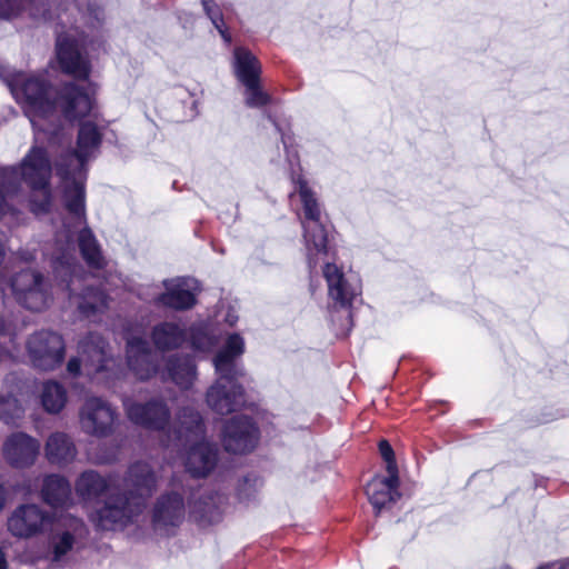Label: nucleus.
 Returning <instances> with one entry per match:
<instances>
[{
	"label": "nucleus",
	"mask_w": 569,
	"mask_h": 569,
	"mask_svg": "<svg viewBox=\"0 0 569 569\" xmlns=\"http://www.w3.org/2000/svg\"><path fill=\"white\" fill-rule=\"evenodd\" d=\"M41 402L46 411L57 413L67 402V391L59 382L47 381L43 383Z\"/></svg>",
	"instance_id": "obj_29"
},
{
	"label": "nucleus",
	"mask_w": 569,
	"mask_h": 569,
	"mask_svg": "<svg viewBox=\"0 0 569 569\" xmlns=\"http://www.w3.org/2000/svg\"><path fill=\"white\" fill-rule=\"evenodd\" d=\"M87 48L84 38L74 39L72 34H59L57 38V57L62 71L79 80L88 79L90 63L83 54Z\"/></svg>",
	"instance_id": "obj_14"
},
{
	"label": "nucleus",
	"mask_w": 569,
	"mask_h": 569,
	"mask_svg": "<svg viewBox=\"0 0 569 569\" xmlns=\"http://www.w3.org/2000/svg\"><path fill=\"white\" fill-rule=\"evenodd\" d=\"M167 373L177 386L188 389L197 376L196 363L189 356L171 357L167 362Z\"/></svg>",
	"instance_id": "obj_27"
},
{
	"label": "nucleus",
	"mask_w": 569,
	"mask_h": 569,
	"mask_svg": "<svg viewBox=\"0 0 569 569\" xmlns=\"http://www.w3.org/2000/svg\"><path fill=\"white\" fill-rule=\"evenodd\" d=\"M287 136L281 133V140H282V143L284 146V149L287 150V152L289 153V146H288V140H287Z\"/></svg>",
	"instance_id": "obj_38"
},
{
	"label": "nucleus",
	"mask_w": 569,
	"mask_h": 569,
	"mask_svg": "<svg viewBox=\"0 0 569 569\" xmlns=\"http://www.w3.org/2000/svg\"><path fill=\"white\" fill-rule=\"evenodd\" d=\"M47 553L52 563L63 566L78 550L88 535L82 519L72 515L54 517L48 528Z\"/></svg>",
	"instance_id": "obj_7"
},
{
	"label": "nucleus",
	"mask_w": 569,
	"mask_h": 569,
	"mask_svg": "<svg viewBox=\"0 0 569 569\" xmlns=\"http://www.w3.org/2000/svg\"><path fill=\"white\" fill-rule=\"evenodd\" d=\"M366 493L373 508L380 512L387 505L396 502L400 498L399 475L375 477L368 482Z\"/></svg>",
	"instance_id": "obj_23"
},
{
	"label": "nucleus",
	"mask_w": 569,
	"mask_h": 569,
	"mask_svg": "<svg viewBox=\"0 0 569 569\" xmlns=\"http://www.w3.org/2000/svg\"><path fill=\"white\" fill-rule=\"evenodd\" d=\"M9 287L17 302L26 309L41 311L50 301L47 282L33 270L17 273Z\"/></svg>",
	"instance_id": "obj_13"
},
{
	"label": "nucleus",
	"mask_w": 569,
	"mask_h": 569,
	"mask_svg": "<svg viewBox=\"0 0 569 569\" xmlns=\"http://www.w3.org/2000/svg\"><path fill=\"white\" fill-rule=\"evenodd\" d=\"M127 361L130 370L140 380L151 378L158 370L157 356L140 337L127 339Z\"/></svg>",
	"instance_id": "obj_22"
},
{
	"label": "nucleus",
	"mask_w": 569,
	"mask_h": 569,
	"mask_svg": "<svg viewBox=\"0 0 569 569\" xmlns=\"http://www.w3.org/2000/svg\"><path fill=\"white\" fill-rule=\"evenodd\" d=\"M21 259L24 261H31L34 259V256L31 252L22 251Z\"/></svg>",
	"instance_id": "obj_37"
},
{
	"label": "nucleus",
	"mask_w": 569,
	"mask_h": 569,
	"mask_svg": "<svg viewBox=\"0 0 569 569\" xmlns=\"http://www.w3.org/2000/svg\"><path fill=\"white\" fill-rule=\"evenodd\" d=\"M186 515L184 500L180 493L161 495L152 510V523L156 530L168 531L182 523Z\"/></svg>",
	"instance_id": "obj_20"
},
{
	"label": "nucleus",
	"mask_w": 569,
	"mask_h": 569,
	"mask_svg": "<svg viewBox=\"0 0 569 569\" xmlns=\"http://www.w3.org/2000/svg\"><path fill=\"white\" fill-rule=\"evenodd\" d=\"M26 347L30 361L37 369L51 371L64 360L66 345L57 332L37 331L28 338Z\"/></svg>",
	"instance_id": "obj_10"
},
{
	"label": "nucleus",
	"mask_w": 569,
	"mask_h": 569,
	"mask_svg": "<svg viewBox=\"0 0 569 569\" xmlns=\"http://www.w3.org/2000/svg\"><path fill=\"white\" fill-rule=\"evenodd\" d=\"M347 319H348L349 325L351 326V312L350 311L347 312Z\"/></svg>",
	"instance_id": "obj_40"
},
{
	"label": "nucleus",
	"mask_w": 569,
	"mask_h": 569,
	"mask_svg": "<svg viewBox=\"0 0 569 569\" xmlns=\"http://www.w3.org/2000/svg\"><path fill=\"white\" fill-rule=\"evenodd\" d=\"M174 438L182 446H190L186 469L194 478L206 477L216 467L218 450L204 439V423L201 415L191 407H184L178 415Z\"/></svg>",
	"instance_id": "obj_6"
},
{
	"label": "nucleus",
	"mask_w": 569,
	"mask_h": 569,
	"mask_svg": "<svg viewBox=\"0 0 569 569\" xmlns=\"http://www.w3.org/2000/svg\"><path fill=\"white\" fill-rule=\"evenodd\" d=\"M157 476L149 463H132L123 479L126 492L116 493L112 480L94 470L82 472L76 481V492L84 501H91L107 493L102 507L90 515V521L100 530H118L138 522L147 501L157 488Z\"/></svg>",
	"instance_id": "obj_2"
},
{
	"label": "nucleus",
	"mask_w": 569,
	"mask_h": 569,
	"mask_svg": "<svg viewBox=\"0 0 569 569\" xmlns=\"http://www.w3.org/2000/svg\"><path fill=\"white\" fill-rule=\"evenodd\" d=\"M190 339L191 347L198 351L209 350L212 339L202 329L192 328L188 331L182 325L163 321L156 325L151 331L154 347L161 351L178 349Z\"/></svg>",
	"instance_id": "obj_9"
},
{
	"label": "nucleus",
	"mask_w": 569,
	"mask_h": 569,
	"mask_svg": "<svg viewBox=\"0 0 569 569\" xmlns=\"http://www.w3.org/2000/svg\"><path fill=\"white\" fill-rule=\"evenodd\" d=\"M54 517L36 503H23L12 511L7 528L16 538L31 539L46 533Z\"/></svg>",
	"instance_id": "obj_12"
},
{
	"label": "nucleus",
	"mask_w": 569,
	"mask_h": 569,
	"mask_svg": "<svg viewBox=\"0 0 569 569\" xmlns=\"http://www.w3.org/2000/svg\"><path fill=\"white\" fill-rule=\"evenodd\" d=\"M77 456V449L70 437L63 432L52 433L46 443L48 461L57 466L71 463Z\"/></svg>",
	"instance_id": "obj_24"
},
{
	"label": "nucleus",
	"mask_w": 569,
	"mask_h": 569,
	"mask_svg": "<svg viewBox=\"0 0 569 569\" xmlns=\"http://www.w3.org/2000/svg\"><path fill=\"white\" fill-rule=\"evenodd\" d=\"M0 569H8L6 553L1 548H0Z\"/></svg>",
	"instance_id": "obj_36"
},
{
	"label": "nucleus",
	"mask_w": 569,
	"mask_h": 569,
	"mask_svg": "<svg viewBox=\"0 0 569 569\" xmlns=\"http://www.w3.org/2000/svg\"><path fill=\"white\" fill-rule=\"evenodd\" d=\"M71 487L67 479L49 475L43 479L41 498L52 508L63 507L70 501Z\"/></svg>",
	"instance_id": "obj_26"
},
{
	"label": "nucleus",
	"mask_w": 569,
	"mask_h": 569,
	"mask_svg": "<svg viewBox=\"0 0 569 569\" xmlns=\"http://www.w3.org/2000/svg\"><path fill=\"white\" fill-rule=\"evenodd\" d=\"M257 441L258 430L248 417H233L223 428L222 445L228 452L246 453L256 447Z\"/></svg>",
	"instance_id": "obj_18"
},
{
	"label": "nucleus",
	"mask_w": 569,
	"mask_h": 569,
	"mask_svg": "<svg viewBox=\"0 0 569 569\" xmlns=\"http://www.w3.org/2000/svg\"><path fill=\"white\" fill-rule=\"evenodd\" d=\"M166 291L157 296L156 303L174 310H186L193 307L197 281L191 278H177L163 280Z\"/></svg>",
	"instance_id": "obj_21"
},
{
	"label": "nucleus",
	"mask_w": 569,
	"mask_h": 569,
	"mask_svg": "<svg viewBox=\"0 0 569 569\" xmlns=\"http://www.w3.org/2000/svg\"><path fill=\"white\" fill-rule=\"evenodd\" d=\"M123 408L131 422L151 430H163L171 417L167 402L161 398L150 399L146 403L126 398Z\"/></svg>",
	"instance_id": "obj_15"
},
{
	"label": "nucleus",
	"mask_w": 569,
	"mask_h": 569,
	"mask_svg": "<svg viewBox=\"0 0 569 569\" xmlns=\"http://www.w3.org/2000/svg\"><path fill=\"white\" fill-rule=\"evenodd\" d=\"M23 416V408L14 397L0 396V420L7 425H16Z\"/></svg>",
	"instance_id": "obj_30"
},
{
	"label": "nucleus",
	"mask_w": 569,
	"mask_h": 569,
	"mask_svg": "<svg viewBox=\"0 0 569 569\" xmlns=\"http://www.w3.org/2000/svg\"><path fill=\"white\" fill-rule=\"evenodd\" d=\"M296 183L305 212L302 228L307 259L309 267L313 268L318 263V257L327 252L328 233L321 222L320 207L313 192L301 178Z\"/></svg>",
	"instance_id": "obj_8"
},
{
	"label": "nucleus",
	"mask_w": 569,
	"mask_h": 569,
	"mask_svg": "<svg viewBox=\"0 0 569 569\" xmlns=\"http://www.w3.org/2000/svg\"><path fill=\"white\" fill-rule=\"evenodd\" d=\"M8 84L23 99L24 113L36 130L53 134L61 117L69 121L97 117L94 93L89 87L67 82L53 90L44 74L27 77L20 71L11 74Z\"/></svg>",
	"instance_id": "obj_3"
},
{
	"label": "nucleus",
	"mask_w": 569,
	"mask_h": 569,
	"mask_svg": "<svg viewBox=\"0 0 569 569\" xmlns=\"http://www.w3.org/2000/svg\"><path fill=\"white\" fill-rule=\"evenodd\" d=\"M246 88V104L249 107H262L269 102V96L261 89L259 79L242 83Z\"/></svg>",
	"instance_id": "obj_32"
},
{
	"label": "nucleus",
	"mask_w": 569,
	"mask_h": 569,
	"mask_svg": "<svg viewBox=\"0 0 569 569\" xmlns=\"http://www.w3.org/2000/svg\"><path fill=\"white\" fill-rule=\"evenodd\" d=\"M193 512H198L201 518L208 519L209 521H212L214 518L212 511L207 505L203 508L201 506H194Z\"/></svg>",
	"instance_id": "obj_34"
},
{
	"label": "nucleus",
	"mask_w": 569,
	"mask_h": 569,
	"mask_svg": "<svg viewBox=\"0 0 569 569\" xmlns=\"http://www.w3.org/2000/svg\"><path fill=\"white\" fill-rule=\"evenodd\" d=\"M4 279L0 278V292L3 295V291H4V288H3V284H4Z\"/></svg>",
	"instance_id": "obj_39"
},
{
	"label": "nucleus",
	"mask_w": 569,
	"mask_h": 569,
	"mask_svg": "<svg viewBox=\"0 0 569 569\" xmlns=\"http://www.w3.org/2000/svg\"><path fill=\"white\" fill-rule=\"evenodd\" d=\"M239 497H240V499H244V495L241 489L239 490Z\"/></svg>",
	"instance_id": "obj_41"
},
{
	"label": "nucleus",
	"mask_w": 569,
	"mask_h": 569,
	"mask_svg": "<svg viewBox=\"0 0 569 569\" xmlns=\"http://www.w3.org/2000/svg\"><path fill=\"white\" fill-rule=\"evenodd\" d=\"M379 451L383 460L386 461V470L388 475H392L395 478V473L398 475V466L395 459V452L391 448L390 443L387 440H381L379 442Z\"/></svg>",
	"instance_id": "obj_33"
},
{
	"label": "nucleus",
	"mask_w": 569,
	"mask_h": 569,
	"mask_svg": "<svg viewBox=\"0 0 569 569\" xmlns=\"http://www.w3.org/2000/svg\"><path fill=\"white\" fill-rule=\"evenodd\" d=\"M40 442L24 432L9 436L2 447L6 461L14 468H26L36 461Z\"/></svg>",
	"instance_id": "obj_19"
},
{
	"label": "nucleus",
	"mask_w": 569,
	"mask_h": 569,
	"mask_svg": "<svg viewBox=\"0 0 569 569\" xmlns=\"http://www.w3.org/2000/svg\"><path fill=\"white\" fill-rule=\"evenodd\" d=\"M51 163L46 150L33 147L23 158L20 167L0 169V219L11 211L8 198L17 196L21 183L26 182L40 200H30V207L36 214L44 213L50 207L49 179Z\"/></svg>",
	"instance_id": "obj_4"
},
{
	"label": "nucleus",
	"mask_w": 569,
	"mask_h": 569,
	"mask_svg": "<svg viewBox=\"0 0 569 569\" xmlns=\"http://www.w3.org/2000/svg\"><path fill=\"white\" fill-rule=\"evenodd\" d=\"M79 353L81 358H71L67 363V370L72 376L79 375L81 365L89 377L110 370L114 365V359L107 351L104 339L98 333H89L80 341Z\"/></svg>",
	"instance_id": "obj_11"
},
{
	"label": "nucleus",
	"mask_w": 569,
	"mask_h": 569,
	"mask_svg": "<svg viewBox=\"0 0 569 569\" xmlns=\"http://www.w3.org/2000/svg\"><path fill=\"white\" fill-rule=\"evenodd\" d=\"M24 10L33 19L51 18L47 0H0V18L10 19Z\"/></svg>",
	"instance_id": "obj_25"
},
{
	"label": "nucleus",
	"mask_w": 569,
	"mask_h": 569,
	"mask_svg": "<svg viewBox=\"0 0 569 569\" xmlns=\"http://www.w3.org/2000/svg\"><path fill=\"white\" fill-rule=\"evenodd\" d=\"M201 3L206 14L211 20L214 28L219 31L222 39L229 44L231 42V36L224 26L220 7L213 0H201Z\"/></svg>",
	"instance_id": "obj_31"
},
{
	"label": "nucleus",
	"mask_w": 569,
	"mask_h": 569,
	"mask_svg": "<svg viewBox=\"0 0 569 569\" xmlns=\"http://www.w3.org/2000/svg\"><path fill=\"white\" fill-rule=\"evenodd\" d=\"M244 352V341L238 333L229 335L223 347L213 358L217 373L216 382L208 389L206 401L209 408L218 415H229L244 403L243 388L237 383L244 375L239 362Z\"/></svg>",
	"instance_id": "obj_5"
},
{
	"label": "nucleus",
	"mask_w": 569,
	"mask_h": 569,
	"mask_svg": "<svg viewBox=\"0 0 569 569\" xmlns=\"http://www.w3.org/2000/svg\"><path fill=\"white\" fill-rule=\"evenodd\" d=\"M117 418L116 411L101 398L86 400L80 411L82 430L91 436L106 437L112 432Z\"/></svg>",
	"instance_id": "obj_17"
},
{
	"label": "nucleus",
	"mask_w": 569,
	"mask_h": 569,
	"mask_svg": "<svg viewBox=\"0 0 569 569\" xmlns=\"http://www.w3.org/2000/svg\"><path fill=\"white\" fill-rule=\"evenodd\" d=\"M323 277L328 286L329 298L335 307L348 309L353 299L361 293V286L356 274H346L341 268L335 263H326L323 267Z\"/></svg>",
	"instance_id": "obj_16"
},
{
	"label": "nucleus",
	"mask_w": 569,
	"mask_h": 569,
	"mask_svg": "<svg viewBox=\"0 0 569 569\" xmlns=\"http://www.w3.org/2000/svg\"><path fill=\"white\" fill-rule=\"evenodd\" d=\"M0 336H13V328L11 322L0 320Z\"/></svg>",
	"instance_id": "obj_35"
},
{
	"label": "nucleus",
	"mask_w": 569,
	"mask_h": 569,
	"mask_svg": "<svg viewBox=\"0 0 569 569\" xmlns=\"http://www.w3.org/2000/svg\"><path fill=\"white\" fill-rule=\"evenodd\" d=\"M233 68L236 77L241 83L260 78L261 66L252 52L246 48L238 47L234 49Z\"/></svg>",
	"instance_id": "obj_28"
},
{
	"label": "nucleus",
	"mask_w": 569,
	"mask_h": 569,
	"mask_svg": "<svg viewBox=\"0 0 569 569\" xmlns=\"http://www.w3.org/2000/svg\"><path fill=\"white\" fill-rule=\"evenodd\" d=\"M101 140L102 133L96 123L82 122L76 150L62 154L56 163L57 174L63 187V203L72 223H66L64 230L59 234L66 239V243L52 257L51 264L56 279L60 281L63 290L69 292L70 299H78V309L86 317H91L107 308L106 293L93 287L89 276L77 262L73 244V234L78 233V246L86 262L94 269H101L104 266L100 246L91 229L86 226L84 206L87 162L96 157Z\"/></svg>",
	"instance_id": "obj_1"
}]
</instances>
